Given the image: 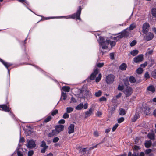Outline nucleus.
Listing matches in <instances>:
<instances>
[{
    "label": "nucleus",
    "mask_w": 156,
    "mask_h": 156,
    "mask_svg": "<svg viewBox=\"0 0 156 156\" xmlns=\"http://www.w3.org/2000/svg\"><path fill=\"white\" fill-rule=\"evenodd\" d=\"M105 38L103 37H99V42L102 46V48L106 49L108 48L109 44L112 47L116 44V41H111L106 39L105 40Z\"/></svg>",
    "instance_id": "f257e3e1"
},
{
    "label": "nucleus",
    "mask_w": 156,
    "mask_h": 156,
    "mask_svg": "<svg viewBox=\"0 0 156 156\" xmlns=\"http://www.w3.org/2000/svg\"><path fill=\"white\" fill-rule=\"evenodd\" d=\"M82 8L80 6H79L78 9L77 10L76 12L71 15L69 16V18H72L76 19V20H81L80 15L81 13Z\"/></svg>",
    "instance_id": "f03ea898"
},
{
    "label": "nucleus",
    "mask_w": 156,
    "mask_h": 156,
    "mask_svg": "<svg viewBox=\"0 0 156 156\" xmlns=\"http://www.w3.org/2000/svg\"><path fill=\"white\" fill-rule=\"evenodd\" d=\"M133 90L131 87L129 86H127L125 88L123 92L127 97L131 95L133 93Z\"/></svg>",
    "instance_id": "7ed1b4c3"
},
{
    "label": "nucleus",
    "mask_w": 156,
    "mask_h": 156,
    "mask_svg": "<svg viewBox=\"0 0 156 156\" xmlns=\"http://www.w3.org/2000/svg\"><path fill=\"white\" fill-rule=\"evenodd\" d=\"M115 76L113 74H110L106 77V82L108 84L112 83L114 81Z\"/></svg>",
    "instance_id": "20e7f679"
},
{
    "label": "nucleus",
    "mask_w": 156,
    "mask_h": 156,
    "mask_svg": "<svg viewBox=\"0 0 156 156\" xmlns=\"http://www.w3.org/2000/svg\"><path fill=\"white\" fill-rule=\"evenodd\" d=\"M150 25L148 23L146 22L144 23L142 27V32L144 34H146L149 30Z\"/></svg>",
    "instance_id": "39448f33"
},
{
    "label": "nucleus",
    "mask_w": 156,
    "mask_h": 156,
    "mask_svg": "<svg viewBox=\"0 0 156 156\" xmlns=\"http://www.w3.org/2000/svg\"><path fill=\"white\" fill-rule=\"evenodd\" d=\"M27 147L29 148H34L36 146L35 141L33 140H27Z\"/></svg>",
    "instance_id": "423d86ee"
},
{
    "label": "nucleus",
    "mask_w": 156,
    "mask_h": 156,
    "mask_svg": "<svg viewBox=\"0 0 156 156\" xmlns=\"http://www.w3.org/2000/svg\"><path fill=\"white\" fill-rule=\"evenodd\" d=\"M99 72V69L98 68L96 69L94 72L90 76V79L91 80H94L96 76L98 73Z\"/></svg>",
    "instance_id": "0eeeda50"
},
{
    "label": "nucleus",
    "mask_w": 156,
    "mask_h": 156,
    "mask_svg": "<svg viewBox=\"0 0 156 156\" xmlns=\"http://www.w3.org/2000/svg\"><path fill=\"white\" fill-rule=\"evenodd\" d=\"M154 37L153 34L150 32H148L145 36L144 37V39L148 41L153 39Z\"/></svg>",
    "instance_id": "6e6552de"
},
{
    "label": "nucleus",
    "mask_w": 156,
    "mask_h": 156,
    "mask_svg": "<svg viewBox=\"0 0 156 156\" xmlns=\"http://www.w3.org/2000/svg\"><path fill=\"white\" fill-rule=\"evenodd\" d=\"M64 126L63 125H56L55 126V129L58 134L60 132L64 130Z\"/></svg>",
    "instance_id": "1a4fd4ad"
},
{
    "label": "nucleus",
    "mask_w": 156,
    "mask_h": 156,
    "mask_svg": "<svg viewBox=\"0 0 156 156\" xmlns=\"http://www.w3.org/2000/svg\"><path fill=\"white\" fill-rule=\"evenodd\" d=\"M93 110L92 108H89L88 110L85 112V117L87 118L90 116L93 113Z\"/></svg>",
    "instance_id": "9d476101"
},
{
    "label": "nucleus",
    "mask_w": 156,
    "mask_h": 156,
    "mask_svg": "<svg viewBox=\"0 0 156 156\" xmlns=\"http://www.w3.org/2000/svg\"><path fill=\"white\" fill-rule=\"evenodd\" d=\"M143 59V57L142 55H140L137 56L134 58V61L136 63L140 62Z\"/></svg>",
    "instance_id": "9b49d317"
},
{
    "label": "nucleus",
    "mask_w": 156,
    "mask_h": 156,
    "mask_svg": "<svg viewBox=\"0 0 156 156\" xmlns=\"http://www.w3.org/2000/svg\"><path fill=\"white\" fill-rule=\"evenodd\" d=\"M0 61L4 65V66L7 68L8 70L9 73L10 70L9 69V67L11 66L12 64L10 63H8L3 61L2 59L0 58Z\"/></svg>",
    "instance_id": "f8f14e48"
},
{
    "label": "nucleus",
    "mask_w": 156,
    "mask_h": 156,
    "mask_svg": "<svg viewBox=\"0 0 156 156\" xmlns=\"http://www.w3.org/2000/svg\"><path fill=\"white\" fill-rule=\"evenodd\" d=\"M74 127L75 125L74 124H71L68 127V133L69 134H70L74 133Z\"/></svg>",
    "instance_id": "ddd939ff"
},
{
    "label": "nucleus",
    "mask_w": 156,
    "mask_h": 156,
    "mask_svg": "<svg viewBox=\"0 0 156 156\" xmlns=\"http://www.w3.org/2000/svg\"><path fill=\"white\" fill-rule=\"evenodd\" d=\"M0 108L4 111L9 112L10 111V108L5 105H0Z\"/></svg>",
    "instance_id": "4468645a"
},
{
    "label": "nucleus",
    "mask_w": 156,
    "mask_h": 156,
    "mask_svg": "<svg viewBox=\"0 0 156 156\" xmlns=\"http://www.w3.org/2000/svg\"><path fill=\"white\" fill-rule=\"evenodd\" d=\"M127 30L126 29L120 33H119L121 37H122V38L123 37H127L129 35V33L126 31Z\"/></svg>",
    "instance_id": "2eb2a0df"
},
{
    "label": "nucleus",
    "mask_w": 156,
    "mask_h": 156,
    "mask_svg": "<svg viewBox=\"0 0 156 156\" xmlns=\"http://www.w3.org/2000/svg\"><path fill=\"white\" fill-rule=\"evenodd\" d=\"M140 117V115L139 113L137 112L136 113L135 115L133 116L131 119V121L132 122H135L137 119H139Z\"/></svg>",
    "instance_id": "dca6fc26"
},
{
    "label": "nucleus",
    "mask_w": 156,
    "mask_h": 156,
    "mask_svg": "<svg viewBox=\"0 0 156 156\" xmlns=\"http://www.w3.org/2000/svg\"><path fill=\"white\" fill-rule=\"evenodd\" d=\"M127 66L125 63H122L119 66V69L121 70L124 71L126 70Z\"/></svg>",
    "instance_id": "f3484780"
},
{
    "label": "nucleus",
    "mask_w": 156,
    "mask_h": 156,
    "mask_svg": "<svg viewBox=\"0 0 156 156\" xmlns=\"http://www.w3.org/2000/svg\"><path fill=\"white\" fill-rule=\"evenodd\" d=\"M57 134H58L56 131V130H55V129H53L52 130L51 132L48 133V136L49 137H52L54 136L55 135Z\"/></svg>",
    "instance_id": "a211bd4d"
},
{
    "label": "nucleus",
    "mask_w": 156,
    "mask_h": 156,
    "mask_svg": "<svg viewBox=\"0 0 156 156\" xmlns=\"http://www.w3.org/2000/svg\"><path fill=\"white\" fill-rule=\"evenodd\" d=\"M136 23H133L131 24L129 27L127 28L126 29L129 30H132L136 28Z\"/></svg>",
    "instance_id": "6ab92c4d"
},
{
    "label": "nucleus",
    "mask_w": 156,
    "mask_h": 156,
    "mask_svg": "<svg viewBox=\"0 0 156 156\" xmlns=\"http://www.w3.org/2000/svg\"><path fill=\"white\" fill-rule=\"evenodd\" d=\"M147 90L148 91H151L152 93L154 92L155 91V88L153 85H150L148 86L147 87Z\"/></svg>",
    "instance_id": "aec40b11"
},
{
    "label": "nucleus",
    "mask_w": 156,
    "mask_h": 156,
    "mask_svg": "<svg viewBox=\"0 0 156 156\" xmlns=\"http://www.w3.org/2000/svg\"><path fill=\"white\" fill-rule=\"evenodd\" d=\"M152 144L151 141L150 140L146 141L145 143V146L147 148H148L150 147Z\"/></svg>",
    "instance_id": "412c9836"
},
{
    "label": "nucleus",
    "mask_w": 156,
    "mask_h": 156,
    "mask_svg": "<svg viewBox=\"0 0 156 156\" xmlns=\"http://www.w3.org/2000/svg\"><path fill=\"white\" fill-rule=\"evenodd\" d=\"M147 136V137L151 140H154V134L153 133H149Z\"/></svg>",
    "instance_id": "4be33fe9"
},
{
    "label": "nucleus",
    "mask_w": 156,
    "mask_h": 156,
    "mask_svg": "<svg viewBox=\"0 0 156 156\" xmlns=\"http://www.w3.org/2000/svg\"><path fill=\"white\" fill-rule=\"evenodd\" d=\"M83 103H81L76 106L75 108L76 110H80L82 109L83 108Z\"/></svg>",
    "instance_id": "5701e85b"
},
{
    "label": "nucleus",
    "mask_w": 156,
    "mask_h": 156,
    "mask_svg": "<svg viewBox=\"0 0 156 156\" xmlns=\"http://www.w3.org/2000/svg\"><path fill=\"white\" fill-rule=\"evenodd\" d=\"M129 80L131 83H134L136 81V79L133 76H131L129 78Z\"/></svg>",
    "instance_id": "b1692460"
},
{
    "label": "nucleus",
    "mask_w": 156,
    "mask_h": 156,
    "mask_svg": "<svg viewBox=\"0 0 156 156\" xmlns=\"http://www.w3.org/2000/svg\"><path fill=\"white\" fill-rule=\"evenodd\" d=\"M121 38H122V37H121L119 33L118 34V35L116 36L115 37H113V38L112 39L114 40V41H116V42Z\"/></svg>",
    "instance_id": "393cba45"
},
{
    "label": "nucleus",
    "mask_w": 156,
    "mask_h": 156,
    "mask_svg": "<svg viewBox=\"0 0 156 156\" xmlns=\"http://www.w3.org/2000/svg\"><path fill=\"white\" fill-rule=\"evenodd\" d=\"M119 113L120 115H123L126 114L125 110L123 108H121L119 109Z\"/></svg>",
    "instance_id": "a878e982"
},
{
    "label": "nucleus",
    "mask_w": 156,
    "mask_h": 156,
    "mask_svg": "<svg viewBox=\"0 0 156 156\" xmlns=\"http://www.w3.org/2000/svg\"><path fill=\"white\" fill-rule=\"evenodd\" d=\"M74 110V108L71 107H68L66 108V112L69 113L72 112Z\"/></svg>",
    "instance_id": "bb28decb"
},
{
    "label": "nucleus",
    "mask_w": 156,
    "mask_h": 156,
    "mask_svg": "<svg viewBox=\"0 0 156 156\" xmlns=\"http://www.w3.org/2000/svg\"><path fill=\"white\" fill-rule=\"evenodd\" d=\"M62 89L64 91L69 92L70 90V88L69 86H63L62 87Z\"/></svg>",
    "instance_id": "cd10ccee"
},
{
    "label": "nucleus",
    "mask_w": 156,
    "mask_h": 156,
    "mask_svg": "<svg viewBox=\"0 0 156 156\" xmlns=\"http://www.w3.org/2000/svg\"><path fill=\"white\" fill-rule=\"evenodd\" d=\"M151 14L154 17L156 18V9L153 8L152 9Z\"/></svg>",
    "instance_id": "c85d7f7f"
},
{
    "label": "nucleus",
    "mask_w": 156,
    "mask_h": 156,
    "mask_svg": "<svg viewBox=\"0 0 156 156\" xmlns=\"http://www.w3.org/2000/svg\"><path fill=\"white\" fill-rule=\"evenodd\" d=\"M139 52V51L137 50H134L131 52V54L133 56L137 55Z\"/></svg>",
    "instance_id": "c756f323"
},
{
    "label": "nucleus",
    "mask_w": 156,
    "mask_h": 156,
    "mask_svg": "<svg viewBox=\"0 0 156 156\" xmlns=\"http://www.w3.org/2000/svg\"><path fill=\"white\" fill-rule=\"evenodd\" d=\"M101 77H102L101 74V73H99L98 74V76H97L96 78V79H95V81L97 83L98 82L100 81L101 79Z\"/></svg>",
    "instance_id": "7c9ffc66"
},
{
    "label": "nucleus",
    "mask_w": 156,
    "mask_h": 156,
    "mask_svg": "<svg viewBox=\"0 0 156 156\" xmlns=\"http://www.w3.org/2000/svg\"><path fill=\"white\" fill-rule=\"evenodd\" d=\"M102 91L101 90H99L98 92H96L95 93V96L96 97H98L101 96V95H102Z\"/></svg>",
    "instance_id": "2f4dec72"
},
{
    "label": "nucleus",
    "mask_w": 156,
    "mask_h": 156,
    "mask_svg": "<svg viewBox=\"0 0 156 156\" xmlns=\"http://www.w3.org/2000/svg\"><path fill=\"white\" fill-rule=\"evenodd\" d=\"M104 63L97 62L96 64V66L99 68H101L104 66Z\"/></svg>",
    "instance_id": "473e14b6"
},
{
    "label": "nucleus",
    "mask_w": 156,
    "mask_h": 156,
    "mask_svg": "<svg viewBox=\"0 0 156 156\" xmlns=\"http://www.w3.org/2000/svg\"><path fill=\"white\" fill-rule=\"evenodd\" d=\"M143 71V69L141 67L139 68L136 70V73L138 74H141Z\"/></svg>",
    "instance_id": "72a5a7b5"
},
{
    "label": "nucleus",
    "mask_w": 156,
    "mask_h": 156,
    "mask_svg": "<svg viewBox=\"0 0 156 156\" xmlns=\"http://www.w3.org/2000/svg\"><path fill=\"white\" fill-rule=\"evenodd\" d=\"M51 119V116H49L44 119V122L46 123L47 122L50 121Z\"/></svg>",
    "instance_id": "f704fd0d"
},
{
    "label": "nucleus",
    "mask_w": 156,
    "mask_h": 156,
    "mask_svg": "<svg viewBox=\"0 0 156 156\" xmlns=\"http://www.w3.org/2000/svg\"><path fill=\"white\" fill-rule=\"evenodd\" d=\"M115 108L116 107L115 106L112 107L111 108H110V107L108 108V109L110 110V112L111 114H112L115 112Z\"/></svg>",
    "instance_id": "c9c22d12"
},
{
    "label": "nucleus",
    "mask_w": 156,
    "mask_h": 156,
    "mask_svg": "<svg viewBox=\"0 0 156 156\" xmlns=\"http://www.w3.org/2000/svg\"><path fill=\"white\" fill-rule=\"evenodd\" d=\"M124 120V118L123 117H122L118 119L117 120L118 122L119 123H121Z\"/></svg>",
    "instance_id": "e433bc0d"
},
{
    "label": "nucleus",
    "mask_w": 156,
    "mask_h": 156,
    "mask_svg": "<svg viewBox=\"0 0 156 156\" xmlns=\"http://www.w3.org/2000/svg\"><path fill=\"white\" fill-rule=\"evenodd\" d=\"M67 98V95L65 93H63L61 96V99L63 98L64 100H65Z\"/></svg>",
    "instance_id": "4c0bfd02"
},
{
    "label": "nucleus",
    "mask_w": 156,
    "mask_h": 156,
    "mask_svg": "<svg viewBox=\"0 0 156 156\" xmlns=\"http://www.w3.org/2000/svg\"><path fill=\"white\" fill-rule=\"evenodd\" d=\"M151 75L153 78H156V69L152 71L151 73Z\"/></svg>",
    "instance_id": "58836bf2"
},
{
    "label": "nucleus",
    "mask_w": 156,
    "mask_h": 156,
    "mask_svg": "<svg viewBox=\"0 0 156 156\" xmlns=\"http://www.w3.org/2000/svg\"><path fill=\"white\" fill-rule=\"evenodd\" d=\"M17 154L18 156H23L22 152L19 151V149L17 150Z\"/></svg>",
    "instance_id": "ea45409f"
},
{
    "label": "nucleus",
    "mask_w": 156,
    "mask_h": 156,
    "mask_svg": "<svg viewBox=\"0 0 156 156\" xmlns=\"http://www.w3.org/2000/svg\"><path fill=\"white\" fill-rule=\"evenodd\" d=\"M58 113V110L55 109L52 111L51 112V114L52 116H54Z\"/></svg>",
    "instance_id": "a19ab883"
},
{
    "label": "nucleus",
    "mask_w": 156,
    "mask_h": 156,
    "mask_svg": "<svg viewBox=\"0 0 156 156\" xmlns=\"http://www.w3.org/2000/svg\"><path fill=\"white\" fill-rule=\"evenodd\" d=\"M124 83L126 86H127L129 85V82L128 79V78H126L124 80Z\"/></svg>",
    "instance_id": "79ce46f5"
},
{
    "label": "nucleus",
    "mask_w": 156,
    "mask_h": 156,
    "mask_svg": "<svg viewBox=\"0 0 156 156\" xmlns=\"http://www.w3.org/2000/svg\"><path fill=\"white\" fill-rule=\"evenodd\" d=\"M68 113L67 112L64 113L62 117L64 119H66L69 118V115Z\"/></svg>",
    "instance_id": "37998d69"
},
{
    "label": "nucleus",
    "mask_w": 156,
    "mask_h": 156,
    "mask_svg": "<svg viewBox=\"0 0 156 156\" xmlns=\"http://www.w3.org/2000/svg\"><path fill=\"white\" fill-rule=\"evenodd\" d=\"M59 140V138L57 137H55L53 139L52 141L54 143H56L58 142Z\"/></svg>",
    "instance_id": "c03bdc74"
},
{
    "label": "nucleus",
    "mask_w": 156,
    "mask_h": 156,
    "mask_svg": "<svg viewBox=\"0 0 156 156\" xmlns=\"http://www.w3.org/2000/svg\"><path fill=\"white\" fill-rule=\"evenodd\" d=\"M102 115V112L99 111H98L96 114V115L98 117H100Z\"/></svg>",
    "instance_id": "a18cd8bd"
},
{
    "label": "nucleus",
    "mask_w": 156,
    "mask_h": 156,
    "mask_svg": "<svg viewBox=\"0 0 156 156\" xmlns=\"http://www.w3.org/2000/svg\"><path fill=\"white\" fill-rule=\"evenodd\" d=\"M118 126L119 125L117 123H116L115 124L112 128V132H114Z\"/></svg>",
    "instance_id": "49530a36"
},
{
    "label": "nucleus",
    "mask_w": 156,
    "mask_h": 156,
    "mask_svg": "<svg viewBox=\"0 0 156 156\" xmlns=\"http://www.w3.org/2000/svg\"><path fill=\"white\" fill-rule=\"evenodd\" d=\"M136 44V41L135 40H133L130 43V45L131 46H134Z\"/></svg>",
    "instance_id": "de8ad7c7"
},
{
    "label": "nucleus",
    "mask_w": 156,
    "mask_h": 156,
    "mask_svg": "<svg viewBox=\"0 0 156 156\" xmlns=\"http://www.w3.org/2000/svg\"><path fill=\"white\" fill-rule=\"evenodd\" d=\"M34 154V151L32 150L29 151L28 153V156H32Z\"/></svg>",
    "instance_id": "09e8293b"
},
{
    "label": "nucleus",
    "mask_w": 156,
    "mask_h": 156,
    "mask_svg": "<svg viewBox=\"0 0 156 156\" xmlns=\"http://www.w3.org/2000/svg\"><path fill=\"white\" fill-rule=\"evenodd\" d=\"M40 146L41 147H48V146L46 145V143L44 141H42L41 144V145Z\"/></svg>",
    "instance_id": "8fccbe9b"
},
{
    "label": "nucleus",
    "mask_w": 156,
    "mask_h": 156,
    "mask_svg": "<svg viewBox=\"0 0 156 156\" xmlns=\"http://www.w3.org/2000/svg\"><path fill=\"white\" fill-rule=\"evenodd\" d=\"M124 89V86L123 85H119L118 87V89L119 90L122 91Z\"/></svg>",
    "instance_id": "3c124183"
},
{
    "label": "nucleus",
    "mask_w": 156,
    "mask_h": 156,
    "mask_svg": "<svg viewBox=\"0 0 156 156\" xmlns=\"http://www.w3.org/2000/svg\"><path fill=\"white\" fill-rule=\"evenodd\" d=\"M107 100V98L105 97H102L100 98L99 99L100 101H106Z\"/></svg>",
    "instance_id": "603ef678"
},
{
    "label": "nucleus",
    "mask_w": 156,
    "mask_h": 156,
    "mask_svg": "<svg viewBox=\"0 0 156 156\" xmlns=\"http://www.w3.org/2000/svg\"><path fill=\"white\" fill-rule=\"evenodd\" d=\"M144 77L146 79H148L150 78V75L148 72H146L145 75Z\"/></svg>",
    "instance_id": "864d4df0"
},
{
    "label": "nucleus",
    "mask_w": 156,
    "mask_h": 156,
    "mask_svg": "<svg viewBox=\"0 0 156 156\" xmlns=\"http://www.w3.org/2000/svg\"><path fill=\"white\" fill-rule=\"evenodd\" d=\"M151 151V149H147L145 150V153L146 154H147L150 153Z\"/></svg>",
    "instance_id": "5fc2aeb1"
},
{
    "label": "nucleus",
    "mask_w": 156,
    "mask_h": 156,
    "mask_svg": "<svg viewBox=\"0 0 156 156\" xmlns=\"http://www.w3.org/2000/svg\"><path fill=\"white\" fill-rule=\"evenodd\" d=\"M77 102L76 99L73 97H71V98L70 103H76Z\"/></svg>",
    "instance_id": "6e6d98bb"
},
{
    "label": "nucleus",
    "mask_w": 156,
    "mask_h": 156,
    "mask_svg": "<svg viewBox=\"0 0 156 156\" xmlns=\"http://www.w3.org/2000/svg\"><path fill=\"white\" fill-rule=\"evenodd\" d=\"M43 147V148H42L41 150V152L42 153H45L46 150L47 149L48 147Z\"/></svg>",
    "instance_id": "4d7b16f0"
},
{
    "label": "nucleus",
    "mask_w": 156,
    "mask_h": 156,
    "mask_svg": "<svg viewBox=\"0 0 156 156\" xmlns=\"http://www.w3.org/2000/svg\"><path fill=\"white\" fill-rule=\"evenodd\" d=\"M147 62H145L144 63L141 64L140 65V66L144 68L147 66Z\"/></svg>",
    "instance_id": "13d9d810"
},
{
    "label": "nucleus",
    "mask_w": 156,
    "mask_h": 156,
    "mask_svg": "<svg viewBox=\"0 0 156 156\" xmlns=\"http://www.w3.org/2000/svg\"><path fill=\"white\" fill-rule=\"evenodd\" d=\"M86 148H83L82 149H80L79 151V152L80 153H82V152H86Z\"/></svg>",
    "instance_id": "bf43d9fd"
},
{
    "label": "nucleus",
    "mask_w": 156,
    "mask_h": 156,
    "mask_svg": "<svg viewBox=\"0 0 156 156\" xmlns=\"http://www.w3.org/2000/svg\"><path fill=\"white\" fill-rule=\"evenodd\" d=\"M110 56L111 59L113 60L114 59V54L113 53H110Z\"/></svg>",
    "instance_id": "052dcab7"
},
{
    "label": "nucleus",
    "mask_w": 156,
    "mask_h": 156,
    "mask_svg": "<svg viewBox=\"0 0 156 156\" xmlns=\"http://www.w3.org/2000/svg\"><path fill=\"white\" fill-rule=\"evenodd\" d=\"M65 121L63 119H62L58 121V123L63 124L65 123Z\"/></svg>",
    "instance_id": "680f3d73"
},
{
    "label": "nucleus",
    "mask_w": 156,
    "mask_h": 156,
    "mask_svg": "<svg viewBox=\"0 0 156 156\" xmlns=\"http://www.w3.org/2000/svg\"><path fill=\"white\" fill-rule=\"evenodd\" d=\"M94 135L96 137H98L99 136V133L97 131H95L94 133Z\"/></svg>",
    "instance_id": "e2e57ef3"
},
{
    "label": "nucleus",
    "mask_w": 156,
    "mask_h": 156,
    "mask_svg": "<svg viewBox=\"0 0 156 156\" xmlns=\"http://www.w3.org/2000/svg\"><path fill=\"white\" fill-rule=\"evenodd\" d=\"M88 106V104L87 103H86L83 105V107L84 108V109H86L87 108Z\"/></svg>",
    "instance_id": "0e129e2a"
},
{
    "label": "nucleus",
    "mask_w": 156,
    "mask_h": 156,
    "mask_svg": "<svg viewBox=\"0 0 156 156\" xmlns=\"http://www.w3.org/2000/svg\"><path fill=\"white\" fill-rule=\"evenodd\" d=\"M139 149V147L138 146L135 145L134 147V149L135 150H137Z\"/></svg>",
    "instance_id": "69168bd1"
},
{
    "label": "nucleus",
    "mask_w": 156,
    "mask_h": 156,
    "mask_svg": "<svg viewBox=\"0 0 156 156\" xmlns=\"http://www.w3.org/2000/svg\"><path fill=\"white\" fill-rule=\"evenodd\" d=\"M132 156H139V153L137 152L136 153V152H134L132 155Z\"/></svg>",
    "instance_id": "338daca9"
},
{
    "label": "nucleus",
    "mask_w": 156,
    "mask_h": 156,
    "mask_svg": "<svg viewBox=\"0 0 156 156\" xmlns=\"http://www.w3.org/2000/svg\"><path fill=\"white\" fill-rule=\"evenodd\" d=\"M153 115L154 117H156V109L153 112Z\"/></svg>",
    "instance_id": "774afa93"
}]
</instances>
